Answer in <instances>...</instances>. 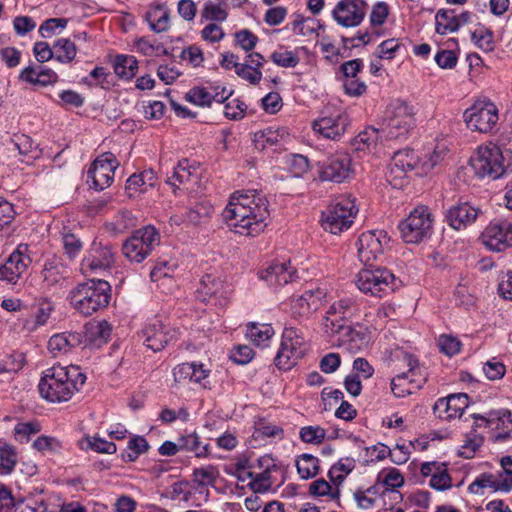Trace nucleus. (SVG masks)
Segmentation results:
<instances>
[{"label":"nucleus","instance_id":"nucleus-60","mask_svg":"<svg viewBox=\"0 0 512 512\" xmlns=\"http://www.w3.org/2000/svg\"><path fill=\"white\" fill-rule=\"evenodd\" d=\"M418 161V157L415 155L413 150H402L394 153L391 162L395 165L405 169L406 171H412Z\"/></svg>","mask_w":512,"mask_h":512},{"label":"nucleus","instance_id":"nucleus-4","mask_svg":"<svg viewBox=\"0 0 512 512\" xmlns=\"http://www.w3.org/2000/svg\"><path fill=\"white\" fill-rule=\"evenodd\" d=\"M471 166L479 178L499 179L512 171L511 163L506 160L501 148L489 143L480 146L471 158Z\"/></svg>","mask_w":512,"mask_h":512},{"label":"nucleus","instance_id":"nucleus-56","mask_svg":"<svg viewBox=\"0 0 512 512\" xmlns=\"http://www.w3.org/2000/svg\"><path fill=\"white\" fill-rule=\"evenodd\" d=\"M271 60L278 66L294 68L299 63V57L295 51L278 50L271 54Z\"/></svg>","mask_w":512,"mask_h":512},{"label":"nucleus","instance_id":"nucleus-16","mask_svg":"<svg viewBox=\"0 0 512 512\" xmlns=\"http://www.w3.org/2000/svg\"><path fill=\"white\" fill-rule=\"evenodd\" d=\"M482 244L494 252L512 247V224L509 221H492L481 234Z\"/></svg>","mask_w":512,"mask_h":512},{"label":"nucleus","instance_id":"nucleus-26","mask_svg":"<svg viewBox=\"0 0 512 512\" xmlns=\"http://www.w3.org/2000/svg\"><path fill=\"white\" fill-rule=\"evenodd\" d=\"M296 270L291 266L290 261H274L258 272L259 278L273 289H278L291 282Z\"/></svg>","mask_w":512,"mask_h":512},{"label":"nucleus","instance_id":"nucleus-37","mask_svg":"<svg viewBox=\"0 0 512 512\" xmlns=\"http://www.w3.org/2000/svg\"><path fill=\"white\" fill-rule=\"evenodd\" d=\"M77 344L79 337L76 334L59 333L49 339L47 347L50 354L57 357L67 354Z\"/></svg>","mask_w":512,"mask_h":512},{"label":"nucleus","instance_id":"nucleus-53","mask_svg":"<svg viewBox=\"0 0 512 512\" xmlns=\"http://www.w3.org/2000/svg\"><path fill=\"white\" fill-rule=\"evenodd\" d=\"M17 464V453L14 447L3 445L0 447V474L9 475Z\"/></svg>","mask_w":512,"mask_h":512},{"label":"nucleus","instance_id":"nucleus-62","mask_svg":"<svg viewBox=\"0 0 512 512\" xmlns=\"http://www.w3.org/2000/svg\"><path fill=\"white\" fill-rule=\"evenodd\" d=\"M483 437L478 434H471L466 437L459 449V455L463 458L470 459L476 451L482 446Z\"/></svg>","mask_w":512,"mask_h":512},{"label":"nucleus","instance_id":"nucleus-15","mask_svg":"<svg viewBox=\"0 0 512 512\" xmlns=\"http://www.w3.org/2000/svg\"><path fill=\"white\" fill-rule=\"evenodd\" d=\"M356 311V303L352 298H342L330 305L322 323L323 332L333 335L342 327L348 325Z\"/></svg>","mask_w":512,"mask_h":512},{"label":"nucleus","instance_id":"nucleus-9","mask_svg":"<svg viewBox=\"0 0 512 512\" xmlns=\"http://www.w3.org/2000/svg\"><path fill=\"white\" fill-rule=\"evenodd\" d=\"M306 349L302 332L294 327H286L274 359L275 365L281 370L291 369L304 356Z\"/></svg>","mask_w":512,"mask_h":512},{"label":"nucleus","instance_id":"nucleus-50","mask_svg":"<svg viewBox=\"0 0 512 512\" xmlns=\"http://www.w3.org/2000/svg\"><path fill=\"white\" fill-rule=\"evenodd\" d=\"M213 211V206L208 201H201L186 211V220L197 225L208 219Z\"/></svg>","mask_w":512,"mask_h":512},{"label":"nucleus","instance_id":"nucleus-36","mask_svg":"<svg viewBox=\"0 0 512 512\" xmlns=\"http://www.w3.org/2000/svg\"><path fill=\"white\" fill-rule=\"evenodd\" d=\"M156 180L157 177L153 170H144L131 175L126 181L125 189L129 197H133L138 192H145L147 187H153Z\"/></svg>","mask_w":512,"mask_h":512},{"label":"nucleus","instance_id":"nucleus-45","mask_svg":"<svg viewBox=\"0 0 512 512\" xmlns=\"http://www.w3.org/2000/svg\"><path fill=\"white\" fill-rule=\"evenodd\" d=\"M82 450H93L98 453L113 454L116 452V445L97 436H85L78 441Z\"/></svg>","mask_w":512,"mask_h":512},{"label":"nucleus","instance_id":"nucleus-3","mask_svg":"<svg viewBox=\"0 0 512 512\" xmlns=\"http://www.w3.org/2000/svg\"><path fill=\"white\" fill-rule=\"evenodd\" d=\"M110 291L111 286L107 281L91 279L73 288L68 299L75 310L90 316L109 304Z\"/></svg>","mask_w":512,"mask_h":512},{"label":"nucleus","instance_id":"nucleus-54","mask_svg":"<svg viewBox=\"0 0 512 512\" xmlns=\"http://www.w3.org/2000/svg\"><path fill=\"white\" fill-rule=\"evenodd\" d=\"M497 478L495 473H483L470 485L469 491L474 494H483L485 489L496 490Z\"/></svg>","mask_w":512,"mask_h":512},{"label":"nucleus","instance_id":"nucleus-22","mask_svg":"<svg viewBox=\"0 0 512 512\" xmlns=\"http://www.w3.org/2000/svg\"><path fill=\"white\" fill-rule=\"evenodd\" d=\"M348 126V117L341 111H333L330 114L323 115L312 123L315 133L323 138L337 140L339 139Z\"/></svg>","mask_w":512,"mask_h":512},{"label":"nucleus","instance_id":"nucleus-57","mask_svg":"<svg viewBox=\"0 0 512 512\" xmlns=\"http://www.w3.org/2000/svg\"><path fill=\"white\" fill-rule=\"evenodd\" d=\"M300 439L308 444H320L326 437V431L320 426H304L299 431Z\"/></svg>","mask_w":512,"mask_h":512},{"label":"nucleus","instance_id":"nucleus-31","mask_svg":"<svg viewBox=\"0 0 512 512\" xmlns=\"http://www.w3.org/2000/svg\"><path fill=\"white\" fill-rule=\"evenodd\" d=\"M19 78L32 85L45 87L57 83L59 76L54 70L47 67L28 66L21 71Z\"/></svg>","mask_w":512,"mask_h":512},{"label":"nucleus","instance_id":"nucleus-1","mask_svg":"<svg viewBox=\"0 0 512 512\" xmlns=\"http://www.w3.org/2000/svg\"><path fill=\"white\" fill-rule=\"evenodd\" d=\"M268 216V200L257 190L235 191L222 212L234 233L252 237L264 231Z\"/></svg>","mask_w":512,"mask_h":512},{"label":"nucleus","instance_id":"nucleus-44","mask_svg":"<svg viewBox=\"0 0 512 512\" xmlns=\"http://www.w3.org/2000/svg\"><path fill=\"white\" fill-rule=\"evenodd\" d=\"M382 493L380 484H376L365 490H356L353 496L359 508L368 510L375 507Z\"/></svg>","mask_w":512,"mask_h":512},{"label":"nucleus","instance_id":"nucleus-27","mask_svg":"<svg viewBox=\"0 0 512 512\" xmlns=\"http://www.w3.org/2000/svg\"><path fill=\"white\" fill-rule=\"evenodd\" d=\"M467 407V394H451L446 398L438 399L433 406V412L437 418L449 421L460 418Z\"/></svg>","mask_w":512,"mask_h":512},{"label":"nucleus","instance_id":"nucleus-14","mask_svg":"<svg viewBox=\"0 0 512 512\" xmlns=\"http://www.w3.org/2000/svg\"><path fill=\"white\" fill-rule=\"evenodd\" d=\"M196 297L203 303L224 306L228 302L229 287L221 275L207 273L199 282Z\"/></svg>","mask_w":512,"mask_h":512},{"label":"nucleus","instance_id":"nucleus-25","mask_svg":"<svg viewBox=\"0 0 512 512\" xmlns=\"http://www.w3.org/2000/svg\"><path fill=\"white\" fill-rule=\"evenodd\" d=\"M483 212L479 207L473 206L469 202L458 203L451 206L445 215L446 222L455 230H464L472 225Z\"/></svg>","mask_w":512,"mask_h":512},{"label":"nucleus","instance_id":"nucleus-7","mask_svg":"<svg viewBox=\"0 0 512 512\" xmlns=\"http://www.w3.org/2000/svg\"><path fill=\"white\" fill-rule=\"evenodd\" d=\"M413 125V107L401 99L393 100L386 109L385 124L382 127L385 139L391 140L405 137Z\"/></svg>","mask_w":512,"mask_h":512},{"label":"nucleus","instance_id":"nucleus-40","mask_svg":"<svg viewBox=\"0 0 512 512\" xmlns=\"http://www.w3.org/2000/svg\"><path fill=\"white\" fill-rule=\"evenodd\" d=\"M113 66L115 74L124 80H131L138 71V61L132 55H117Z\"/></svg>","mask_w":512,"mask_h":512},{"label":"nucleus","instance_id":"nucleus-34","mask_svg":"<svg viewBox=\"0 0 512 512\" xmlns=\"http://www.w3.org/2000/svg\"><path fill=\"white\" fill-rule=\"evenodd\" d=\"M66 273V267L60 259H48L42 269L43 282L49 288L62 286L66 280Z\"/></svg>","mask_w":512,"mask_h":512},{"label":"nucleus","instance_id":"nucleus-41","mask_svg":"<svg viewBox=\"0 0 512 512\" xmlns=\"http://www.w3.org/2000/svg\"><path fill=\"white\" fill-rule=\"evenodd\" d=\"M383 138H385V133L382 132V128L368 127L357 135L354 145L357 150L370 151L371 148L376 147L379 141L382 142Z\"/></svg>","mask_w":512,"mask_h":512},{"label":"nucleus","instance_id":"nucleus-61","mask_svg":"<svg viewBox=\"0 0 512 512\" xmlns=\"http://www.w3.org/2000/svg\"><path fill=\"white\" fill-rule=\"evenodd\" d=\"M402 45L398 39L391 38L381 42L376 48V54L379 59L391 60L401 49Z\"/></svg>","mask_w":512,"mask_h":512},{"label":"nucleus","instance_id":"nucleus-35","mask_svg":"<svg viewBox=\"0 0 512 512\" xmlns=\"http://www.w3.org/2000/svg\"><path fill=\"white\" fill-rule=\"evenodd\" d=\"M145 20L152 31L156 33L167 31L170 25L169 10L163 4H153L148 8Z\"/></svg>","mask_w":512,"mask_h":512},{"label":"nucleus","instance_id":"nucleus-51","mask_svg":"<svg viewBox=\"0 0 512 512\" xmlns=\"http://www.w3.org/2000/svg\"><path fill=\"white\" fill-rule=\"evenodd\" d=\"M471 39L474 44L484 52H490L494 50V34L489 28L479 26L472 32Z\"/></svg>","mask_w":512,"mask_h":512},{"label":"nucleus","instance_id":"nucleus-28","mask_svg":"<svg viewBox=\"0 0 512 512\" xmlns=\"http://www.w3.org/2000/svg\"><path fill=\"white\" fill-rule=\"evenodd\" d=\"M232 95L226 87H193L186 94V100L201 107H210L213 102L224 103Z\"/></svg>","mask_w":512,"mask_h":512},{"label":"nucleus","instance_id":"nucleus-6","mask_svg":"<svg viewBox=\"0 0 512 512\" xmlns=\"http://www.w3.org/2000/svg\"><path fill=\"white\" fill-rule=\"evenodd\" d=\"M355 283L362 293L379 298L387 296L396 288V278L386 268L361 269Z\"/></svg>","mask_w":512,"mask_h":512},{"label":"nucleus","instance_id":"nucleus-30","mask_svg":"<svg viewBox=\"0 0 512 512\" xmlns=\"http://www.w3.org/2000/svg\"><path fill=\"white\" fill-rule=\"evenodd\" d=\"M200 172V166L196 161H190L189 159H182L178 164L173 167L171 176H168L167 183L172 186L178 184H186L198 179Z\"/></svg>","mask_w":512,"mask_h":512},{"label":"nucleus","instance_id":"nucleus-46","mask_svg":"<svg viewBox=\"0 0 512 512\" xmlns=\"http://www.w3.org/2000/svg\"><path fill=\"white\" fill-rule=\"evenodd\" d=\"M179 441L181 450L193 452L197 458H206L209 455V444L202 445L195 432L182 436Z\"/></svg>","mask_w":512,"mask_h":512},{"label":"nucleus","instance_id":"nucleus-11","mask_svg":"<svg viewBox=\"0 0 512 512\" xmlns=\"http://www.w3.org/2000/svg\"><path fill=\"white\" fill-rule=\"evenodd\" d=\"M464 120L471 130L489 133L499 120L498 108L488 99L478 100L464 112Z\"/></svg>","mask_w":512,"mask_h":512},{"label":"nucleus","instance_id":"nucleus-18","mask_svg":"<svg viewBox=\"0 0 512 512\" xmlns=\"http://www.w3.org/2000/svg\"><path fill=\"white\" fill-rule=\"evenodd\" d=\"M31 262L29 246L19 244L8 260L0 267V280L16 284Z\"/></svg>","mask_w":512,"mask_h":512},{"label":"nucleus","instance_id":"nucleus-42","mask_svg":"<svg viewBox=\"0 0 512 512\" xmlns=\"http://www.w3.org/2000/svg\"><path fill=\"white\" fill-rule=\"evenodd\" d=\"M285 137V130L280 128L268 127L255 133L254 142L258 149H265L280 143Z\"/></svg>","mask_w":512,"mask_h":512},{"label":"nucleus","instance_id":"nucleus-43","mask_svg":"<svg viewBox=\"0 0 512 512\" xmlns=\"http://www.w3.org/2000/svg\"><path fill=\"white\" fill-rule=\"evenodd\" d=\"M459 29L455 10H439L435 15V30L438 34L445 35Z\"/></svg>","mask_w":512,"mask_h":512},{"label":"nucleus","instance_id":"nucleus-13","mask_svg":"<svg viewBox=\"0 0 512 512\" xmlns=\"http://www.w3.org/2000/svg\"><path fill=\"white\" fill-rule=\"evenodd\" d=\"M143 344L154 352L161 351L176 340L178 331L158 317L149 320L140 332Z\"/></svg>","mask_w":512,"mask_h":512},{"label":"nucleus","instance_id":"nucleus-64","mask_svg":"<svg viewBox=\"0 0 512 512\" xmlns=\"http://www.w3.org/2000/svg\"><path fill=\"white\" fill-rule=\"evenodd\" d=\"M25 363V357L23 353L14 352L10 355H7L0 362V372H17L22 369Z\"/></svg>","mask_w":512,"mask_h":512},{"label":"nucleus","instance_id":"nucleus-10","mask_svg":"<svg viewBox=\"0 0 512 512\" xmlns=\"http://www.w3.org/2000/svg\"><path fill=\"white\" fill-rule=\"evenodd\" d=\"M160 243V235L153 226H146L136 230L125 241L122 250L127 259L132 262H142Z\"/></svg>","mask_w":512,"mask_h":512},{"label":"nucleus","instance_id":"nucleus-58","mask_svg":"<svg viewBox=\"0 0 512 512\" xmlns=\"http://www.w3.org/2000/svg\"><path fill=\"white\" fill-rule=\"evenodd\" d=\"M128 452L124 456L127 461L134 462L141 454L145 453L149 444L144 437L135 436L128 442Z\"/></svg>","mask_w":512,"mask_h":512},{"label":"nucleus","instance_id":"nucleus-47","mask_svg":"<svg viewBox=\"0 0 512 512\" xmlns=\"http://www.w3.org/2000/svg\"><path fill=\"white\" fill-rule=\"evenodd\" d=\"M55 60L67 64L74 60L77 54V48L73 41L68 38H59L53 44Z\"/></svg>","mask_w":512,"mask_h":512},{"label":"nucleus","instance_id":"nucleus-38","mask_svg":"<svg viewBox=\"0 0 512 512\" xmlns=\"http://www.w3.org/2000/svg\"><path fill=\"white\" fill-rule=\"evenodd\" d=\"M274 334L275 331L270 324L249 323L246 327V337L259 347H266Z\"/></svg>","mask_w":512,"mask_h":512},{"label":"nucleus","instance_id":"nucleus-2","mask_svg":"<svg viewBox=\"0 0 512 512\" xmlns=\"http://www.w3.org/2000/svg\"><path fill=\"white\" fill-rule=\"evenodd\" d=\"M85 381L86 376L78 366L54 365L43 372L38 388L48 402L61 403L69 401Z\"/></svg>","mask_w":512,"mask_h":512},{"label":"nucleus","instance_id":"nucleus-59","mask_svg":"<svg viewBox=\"0 0 512 512\" xmlns=\"http://www.w3.org/2000/svg\"><path fill=\"white\" fill-rule=\"evenodd\" d=\"M219 475V472L215 466L208 465L206 467L196 468L193 471V477L198 485H213Z\"/></svg>","mask_w":512,"mask_h":512},{"label":"nucleus","instance_id":"nucleus-8","mask_svg":"<svg viewBox=\"0 0 512 512\" xmlns=\"http://www.w3.org/2000/svg\"><path fill=\"white\" fill-rule=\"evenodd\" d=\"M433 219L428 207L418 206L399 223L402 239L406 243L418 244L432 234Z\"/></svg>","mask_w":512,"mask_h":512},{"label":"nucleus","instance_id":"nucleus-49","mask_svg":"<svg viewBox=\"0 0 512 512\" xmlns=\"http://www.w3.org/2000/svg\"><path fill=\"white\" fill-rule=\"evenodd\" d=\"M112 328L107 321L91 323L87 327V337L95 345L106 343L111 336Z\"/></svg>","mask_w":512,"mask_h":512},{"label":"nucleus","instance_id":"nucleus-24","mask_svg":"<svg viewBox=\"0 0 512 512\" xmlns=\"http://www.w3.org/2000/svg\"><path fill=\"white\" fill-rule=\"evenodd\" d=\"M326 336L330 338L333 345L342 347L352 353L361 350L369 343V335L366 329L362 327L357 329L350 325L342 327L333 335Z\"/></svg>","mask_w":512,"mask_h":512},{"label":"nucleus","instance_id":"nucleus-23","mask_svg":"<svg viewBox=\"0 0 512 512\" xmlns=\"http://www.w3.org/2000/svg\"><path fill=\"white\" fill-rule=\"evenodd\" d=\"M326 296V290L320 287L293 296L290 303L293 317H309L323 305Z\"/></svg>","mask_w":512,"mask_h":512},{"label":"nucleus","instance_id":"nucleus-39","mask_svg":"<svg viewBox=\"0 0 512 512\" xmlns=\"http://www.w3.org/2000/svg\"><path fill=\"white\" fill-rule=\"evenodd\" d=\"M200 17L201 21L224 22L228 17L227 5L221 0H205Z\"/></svg>","mask_w":512,"mask_h":512},{"label":"nucleus","instance_id":"nucleus-17","mask_svg":"<svg viewBox=\"0 0 512 512\" xmlns=\"http://www.w3.org/2000/svg\"><path fill=\"white\" fill-rule=\"evenodd\" d=\"M352 173V158L350 154L340 151L328 157L321 165L320 176L325 181L342 183L349 179Z\"/></svg>","mask_w":512,"mask_h":512},{"label":"nucleus","instance_id":"nucleus-33","mask_svg":"<svg viewBox=\"0 0 512 512\" xmlns=\"http://www.w3.org/2000/svg\"><path fill=\"white\" fill-rule=\"evenodd\" d=\"M475 419L482 421L478 424L479 426L484 425L493 430H502V433L498 434L496 438H505L512 430L511 413L507 410L492 412L488 417L475 416Z\"/></svg>","mask_w":512,"mask_h":512},{"label":"nucleus","instance_id":"nucleus-55","mask_svg":"<svg viewBox=\"0 0 512 512\" xmlns=\"http://www.w3.org/2000/svg\"><path fill=\"white\" fill-rule=\"evenodd\" d=\"M378 481H381V488L386 487V490H389L401 487L404 484V477L398 469L389 468L379 473Z\"/></svg>","mask_w":512,"mask_h":512},{"label":"nucleus","instance_id":"nucleus-21","mask_svg":"<svg viewBox=\"0 0 512 512\" xmlns=\"http://www.w3.org/2000/svg\"><path fill=\"white\" fill-rule=\"evenodd\" d=\"M389 238L383 230L367 231L362 233L357 242L358 257L367 264L377 259L383 253Z\"/></svg>","mask_w":512,"mask_h":512},{"label":"nucleus","instance_id":"nucleus-29","mask_svg":"<svg viewBox=\"0 0 512 512\" xmlns=\"http://www.w3.org/2000/svg\"><path fill=\"white\" fill-rule=\"evenodd\" d=\"M259 464L264 470L261 473L254 474L248 486L256 493H265L271 489L275 480L272 472L278 470L277 465L270 456H263L259 459Z\"/></svg>","mask_w":512,"mask_h":512},{"label":"nucleus","instance_id":"nucleus-48","mask_svg":"<svg viewBox=\"0 0 512 512\" xmlns=\"http://www.w3.org/2000/svg\"><path fill=\"white\" fill-rule=\"evenodd\" d=\"M296 468L302 479L313 478L319 472V460L311 454H302L296 460Z\"/></svg>","mask_w":512,"mask_h":512},{"label":"nucleus","instance_id":"nucleus-52","mask_svg":"<svg viewBox=\"0 0 512 512\" xmlns=\"http://www.w3.org/2000/svg\"><path fill=\"white\" fill-rule=\"evenodd\" d=\"M35 144L30 136L25 134H16L11 138L8 143V150L10 152L17 151L19 155L27 156L33 152Z\"/></svg>","mask_w":512,"mask_h":512},{"label":"nucleus","instance_id":"nucleus-20","mask_svg":"<svg viewBox=\"0 0 512 512\" xmlns=\"http://www.w3.org/2000/svg\"><path fill=\"white\" fill-rule=\"evenodd\" d=\"M367 12L364 0H342L332 11L333 19L341 26L350 28L361 24Z\"/></svg>","mask_w":512,"mask_h":512},{"label":"nucleus","instance_id":"nucleus-5","mask_svg":"<svg viewBox=\"0 0 512 512\" xmlns=\"http://www.w3.org/2000/svg\"><path fill=\"white\" fill-rule=\"evenodd\" d=\"M357 213L355 199L350 195H341L323 213L322 226L332 234L341 233L353 224Z\"/></svg>","mask_w":512,"mask_h":512},{"label":"nucleus","instance_id":"nucleus-63","mask_svg":"<svg viewBox=\"0 0 512 512\" xmlns=\"http://www.w3.org/2000/svg\"><path fill=\"white\" fill-rule=\"evenodd\" d=\"M412 381H408V374L402 373L391 381V390L396 397H405L412 393Z\"/></svg>","mask_w":512,"mask_h":512},{"label":"nucleus","instance_id":"nucleus-19","mask_svg":"<svg viewBox=\"0 0 512 512\" xmlns=\"http://www.w3.org/2000/svg\"><path fill=\"white\" fill-rule=\"evenodd\" d=\"M115 261V252L110 245L93 242L81 262L84 274L103 271L110 268Z\"/></svg>","mask_w":512,"mask_h":512},{"label":"nucleus","instance_id":"nucleus-32","mask_svg":"<svg viewBox=\"0 0 512 512\" xmlns=\"http://www.w3.org/2000/svg\"><path fill=\"white\" fill-rule=\"evenodd\" d=\"M53 310L54 306L50 301L46 299L39 301L34 306L31 315L23 321V329L27 332H34L39 327L46 325Z\"/></svg>","mask_w":512,"mask_h":512},{"label":"nucleus","instance_id":"nucleus-12","mask_svg":"<svg viewBox=\"0 0 512 512\" xmlns=\"http://www.w3.org/2000/svg\"><path fill=\"white\" fill-rule=\"evenodd\" d=\"M118 166L119 162L112 153L100 155L90 165L86 183L97 191L104 190L112 184Z\"/></svg>","mask_w":512,"mask_h":512}]
</instances>
